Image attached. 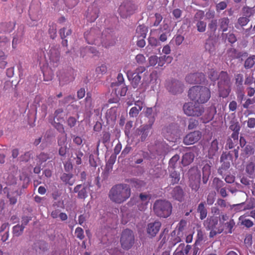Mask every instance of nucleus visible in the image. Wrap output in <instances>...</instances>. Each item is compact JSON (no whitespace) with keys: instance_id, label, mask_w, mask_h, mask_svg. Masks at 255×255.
<instances>
[{"instance_id":"f257e3e1","label":"nucleus","mask_w":255,"mask_h":255,"mask_svg":"<svg viewBox=\"0 0 255 255\" xmlns=\"http://www.w3.org/2000/svg\"><path fill=\"white\" fill-rule=\"evenodd\" d=\"M131 195L130 186L127 184L120 183L113 186L110 189L109 197L116 204H121L126 201Z\"/></svg>"},{"instance_id":"f03ea898","label":"nucleus","mask_w":255,"mask_h":255,"mask_svg":"<svg viewBox=\"0 0 255 255\" xmlns=\"http://www.w3.org/2000/svg\"><path fill=\"white\" fill-rule=\"evenodd\" d=\"M188 97L198 104L207 103L211 97V92L209 88L201 86H195L188 91Z\"/></svg>"},{"instance_id":"7ed1b4c3","label":"nucleus","mask_w":255,"mask_h":255,"mask_svg":"<svg viewBox=\"0 0 255 255\" xmlns=\"http://www.w3.org/2000/svg\"><path fill=\"white\" fill-rule=\"evenodd\" d=\"M153 211L157 217L167 218L172 213V205L169 201L158 199L156 200L153 204Z\"/></svg>"},{"instance_id":"20e7f679","label":"nucleus","mask_w":255,"mask_h":255,"mask_svg":"<svg viewBox=\"0 0 255 255\" xmlns=\"http://www.w3.org/2000/svg\"><path fill=\"white\" fill-rule=\"evenodd\" d=\"M204 226L207 230L210 231L209 237L213 238L217 234H221L224 230V224L221 221L219 222V217L211 216L204 222Z\"/></svg>"},{"instance_id":"39448f33","label":"nucleus","mask_w":255,"mask_h":255,"mask_svg":"<svg viewBox=\"0 0 255 255\" xmlns=\"http://www.w3.org/2000/svg\"><path fill=\"white\" fill-rule=\"evenodd\" d=\"M218 87L219 95L223 98L227 97L231 91V77L226 71H222L219 73Z\"/></svg>"},{"instance_id":"423d86ee","label":"nucleus","mask_w":255,"mask_h":255,"mask_svg":"<svg viewBox=\"0 0 255 255\" xmlns=\"http://www.w3.org/2000/svg\"><path fill=\"white\" fill-rule=\"evenodd\" d=\"M135 242L133 232L129 229H124L121 235L120 244L122 248L125 250L130 249Z\"/></svg>"},{"instance_id":"0eeeda50","label":"nucleus","mask_w":255,"mask_h":255,"mask_svg":"<svg viewBox=\"0 0 255 255\" xmlns=\"http://www.w3.org/2000/svg\"><path fill=\"white\" fill-rule=\"evenodd\" d=\"M183 110L185 115L191 117H200L204 112L203 106L192 102L184 104Z\"/></svg>"},{"instance_id":"6e6552de","label":"nucleus","mask_w":255,"mask_h":255,"mask_svg":"<svg viewBox=\"0 0 255 255\" xmlns=\"http://www.w3.org/2000/svg\"><path fill=\"white\" fill-rule=\"evenodd\" d=\"M137 9L136 5L130 1L123 2L119 6V12L123 18H127L133 14Z\"/></svg>"},{"instance_id":"1a4fd4ad","label":"nucleus","mask_w":255,"mask_h":255,"mask_svg":"<svg viewBox=\"0 0 255 255\" xmlns=\"http://www.w3.org/2000/svg\"><path fill=\"white\" fill-rule=\"evenodd\" d=\"M100 35V31L99 29L96 28H92L90 31L85 32V38L89 44L98 45L99 44L98 38Z\"/></svg>"},{"instance_id":"9d476101","label":"nucleus","mask_w":255,"mask_h":255,"mask_svg":"<svg viewBox=\"0 0 255 255\" xmlns=\"http://www.w3.org/2000/svg\"><path fill=\"white\" fill-rule=\"evenodd\" d=\"M166 87L169 92L173 94H177L182 92L183 84L178 80H173L167 83Z\"/></svg>"},{"instance_id":"9b49d317","label":"nucleus","mask_w":255,"mask_h":255,"mask_svg":"<svg viewBox=\"0 0 255 255\" xmlns=\"http://www.w3.org/2000/svg\"><path fill=\"white\" fill-rule=\"evenodd\" d=\"M100 10L96 3L94 2L89 6L87 13L86 18L87 20L90 22H94L99 16Z\"/></svg>"},{"instance_id":"f8f14e48","label":"nucleus","mask_w":255,"mask_h":255,"mask_svg":"<svg viewBox=\"0 0 255 255\" xmlns=\"http://www.w3.org/2000/svg\"><path fill=\"white\" fill-rule=\"evenodd\" d=\"M202 137V133L195 130L187 134L183 138V143L186 145L193 144L198 142Z\"/></svg>"},{"instance_id":"ddd939ff","label":"nucleus","mask_w":255,"mask_h":255,"mask_svg":"<svg viewBox=\"0 0 255 255\" xmlns=\"http://www.w3.org/2000/svg\"><path fill=\"white\" fill-rule=\"evenodd\" d=\"M205 79V76L202 73H190L185 78L186 81L190 84H201Z\"/></svg>"},{"instance_id":"4468645a","label":"nucleus","mask_w":255,"mask_h":255,"mask_svg":"<svg viewBox=\"0 0 255 255\" xmlns=\"http://www.w3.org/2000/svg\"><path fill=\"white\" fill-rule=\"evenodd\" d=\"M232 160V155L230 153H223L220 157L221 162H223L218 170L219 172L222 173L223 171L228 170L230 167V160Z\"/></svg>"},{"instance_id":"2eb2a0df","label":"nucleus","mask_w":255,"mask_h":255,"mask_svg":"<svg viewBox=\"0 0 255 255\" xmlns=\"http://www.w3.org/2000/svg\"><path fill=\"white\" fill-rule=\"evenodd\" d=\"M161 226V223L159 221H155L148 224L146 228L147 234L150 237H155L158 233Z\"/></svg>"},{"instance_id":"dca6fc26","label":"nucleus","mask_w":255,"mask_h":255,"mask_svg":"<svg viewBox=\"0 0 255 255\" xmlns=\"http://www.w3.org/2000/svg\"><path fill=\"white\" fill-rule=\"evenodd\" d=\"M154 122L153 117L152 118L150 121V123L149 125H145L141 126L138 129L137 133L141 135V140L144 141L146 137L148 135L149 130L151 129L152 125Z\"/></svg>"},{"instance_id":"f3484780","label":"nucleus","mask_w":255,"mask_h":255,"mask_svg":"<svg viewBox=\"0 0 255 255\" xmlns=\"http://www.w3.org/2000/svg\"><path fill=\"white\" fill-rule=\"evenodd\" d=\"M218 141L217 139H214L209 144L208 149L207 156L209 158H213L216 156L219 149Z\"/></svg>"},{"instance_id":"a211bd4d","label":"nucleus","mask_w":255,"mask_h":255,"mask_svg":"<svg viewBox=\"0 0 255 255\" xmlns=\"http://www.w3.org/2000/svg\"><path fill=\"white\" fill-rule=\"evenodd\" d=\"M111 86L114 88L115 93L117 96H125L128 91V87L125 84H119L117 83H112Z\"/></svg>"},{"instance_id":"6ab92c4d","label":"nucleus","mask_w":255,"mask_h":255,"mask_svg":"<svg viewBox=\"0 0 255 255\" xmlns=\"http://www.w3.org/2000/svg\"><path fill=\"white\" fill-rule=\"evenodd\" d=\"M171 195L174 199L181 202L184 199V192L180 186H176L172 190Z\"/></svg>"},{"instance_id":"aec40b11","label":"nucleus","mask_w":255,"mask_h":255,"mask_svg":"<svg viewBox=\"0 0 255 255\" xmlns=\"http://www.w3.org/2000/svg\"><path fill=\"white\" fill-rule=\"evenodd\" d=\"M191 249V246L190 245L180 244L174 251L173 255H188Z\"/></svg>"},{"instance_id":"412c9836","label":"nucleus","mask_w":255,"mask_h":255,"mask_svg":"<svg viewBox=\"0 0 255 255\" xmlns=\"http://www.w3.org/2000/svg\"><path fill=\"white\" fill-rule=\"evenodd\" d=\"M60 54L59 51L53 50H50V63L53 67H57L59 63Z\"/></svg>"},{"instance_id":"4be33fe9","label":"nucleus","mask_w":255,"mask_h":255,"mask_svg":"<svg viewBox=\"0 0 255 255\" xmlns=\"http://www.w3.org/2000/svg\"><path fill=\"white\" fill-rule=\"evenodd\" d=\"M74 193H78V197L85 199L87 197V188L82 184L77 185L74 189Z\"/></svg>"},{"instance_id":"5701e85b","label":"nucleus","mask_w":255,"mask_h":255,"mask_svg":"<svg viewBox=\"0 0 255 255\" xmlns=\"http://www.w3.org/2000/svg\"><path fill=\"white\" fill-rule=\"evenodd\" d=\"M195 155L193 152H189L185 153L182 158L181 163L184 166L191 164L194 160Z\"/></svg>"},{"instance_id":"b1692460","label":"nucleus","mask_w":255,"mask_h":255,"mask_svg":"<svg viewBox=\"0 0 255 255\" xmlns=\"http://www.w3.org/2000/svg\"><path fill=\"white\" fill-rule=\"evenodd\" d=\"M33 248L36 252L40 253L41 252H44L47 250V244L44 241H37L34 243Z\"/></svg>"},{"instance_id":"393cba45","label":"nucleus","mask_w":255,"mask_h":255,"mask_svg":"<svg viewBox=\"0 0 255 255\" xmlns=\"http://www.w3.org/2000/svg\"><path fill=\"white\" fill-rule=\"evenodd\" d=\"M240 128V124L237 119H233L230 122L229 129L233 131L232 134H236L239 136Z\"/></svg>"},{"instance_id":"a878e982","label":"nucleus","mask_w":255,"mask_h":255,"mask_svg":"<svg viewBox=\"0 0 255 255\" xmlns=\"http://www.w3.org/2000/svg\"><path fill=\"white\" fill-rule=\"evenodd\" d=\"M139 198L142 202L141 205H138V209L140 211H144L146 208V206L148 204L150 197L149 195L143 193H140L139 195Z\"/></svg>"},{"instance_id":"bb28decb","label":"nucleus","mask_w":255,"mask_h":255,"mask_svg":"<svg viewBox=\"0 0 255 255\" xmlns=\"http://www.w3.org/2000/svg\"><path fill=\"white\" fill-rule=\"evenodd\" d=\"M202 181L204 184H206L211 174V166L207 163L202 168Z\"/></svg>"},{"instance_id":"cd10ccee","label":"nucleus","mask_w":255,"mask_h":255,"mask_svg":"<svg viewBox=\"0 0 255 255\" xmlns=\"http://www.w3.org/2000/svg\"><path fill=\"white\" fill-rule=\"evenodd\" d=\"M197 211L200 214V219L201 220L205 219L207 216V210L205 207V202H202L198 206Z\"/></svg>"},{"instance_id":"c85d7f7f","label":"nucleus","mask_w":255,"mask_h":255,"mask_svg":"<svg viewBox=\"0 0 255 255\" xmlns=\"http://www.w3.org/2000/svg\"><path fill=\"white\" fill-rule=\"evenodd\" d=\"M219 24L220 29L223 32L227 31L230 24L229 18L228 17L221 18L219 20Z\"/></svg>"},{"instance_id":"c756f323","label":"nucleus","mask_w":255,"mask_h":255,"mask_svg":"<svg viewBox=\"0 0 255 255\" xmlns=\"http://www.w3.org/2000/svg\"><path fill=\"white\" fill-rule=\"evenodd\" d=\"M239 141V136L236 134H232L231 137H229L227 141L226 145L232 149L237 145Z\"/></svg>"},{"instance_id":"7c9ffc66","label":"nucleus","mask_w":255,"mask_h":255,"mask_svg":"<svg viewBox=\"0 0 255 255\" xmlns=\"http://www.w3.org/2000/svg\"><path fill=\"white\" fill-rule=\"evenodd\" d=\"M215 112H216V110H215V111H212L211 108L207 110L204 116L200 118V120L202 123L205 124L209 122L213 119Z\"/></svg>"},{"instance_id":"2f4dec72","label":"nucleus","mask_w":255,"mask_h":255,"mask_svg":"<svg viewBox=\"0 0 255 255\" xmlns=\"http://www.w3.org/2000/svg\"><path fill=\"white\" fill-rule=\"evenodd\" d=\"M106 118L108 122L116 121L117 119V110L115 108H112L108 110L106 114Z\"/></svg>"},{"instance_id":"473e14b6","label":"nucleus","mask_w":255,"mask_h":255,"mask_svg":"<svg viewBox=\"0 0 255 255\" xmlns=\"http://www.w3.org/2000/svg\"><path fill=\"white\" fill-rule=\"evenodd\" d=\"M173 60V57L166 55L158 57V66L162 67L165 63L169 64Z\"/></svg>"},{"instance_id":"72a5a7b5","label":"nucleus","mask_w":255,"mask_h":255,"mask_svg":"<svg viewBox=\"0 0 255 255\" xmlns=\"http://www.w3.org/2000/svg\"><path fill=\"white\" fill-rule=\"evenodd\" d=\"M254 147L252 145H247L243 149L241 156L244 158L249 157L250 155H252L254 152Z\"/></svg>"},{"instance_id":"f704fd0d","label":"nucleus","mask_w":255,"mask_h":255,"mask_svg":"<svg viewBox=\"0 0 255 255\" xmlns=\"http://www.w3.org/2000/svg\"><path fill=\"white\" fill-rule=\"evenodd\" d=\"M148 40V45L146 47L145 49L147 52L150 53L152 50L150 47H156L158 44H159V42L154 37H149Z\"/></svg>"},{"instance_id":"c9c22d12","label":"nucleus","mask_w":255,"mask_h":255,"mask_svg":"<svg viewBox=\"0 0 255 255\" xmlns=\"http://www.w3.org/2000/svg\"><path fill=\"white\" fill-rule=\"evenodd\" d=\"M147 28L145 26L140 25L136 29V36L138 38H144L146 36Z\"/></svg>"},{"instance_id":"e433bc0d","label":"nucleus","mask_w":255,"mask_h":255,"mask_svg":"<svg viewBox=\"0 0 255 255\" xmlns=\"http://www.w3.org/2000/svg\"><path fill=\"white\" fill-rule=\"evenodd\" d=\"M73 175L71 173H64L61 176V180L66 184L70 186L73 185L74 180H71L73 178Z\"/></svg>"},{"instance_id":"4c0bfd02","label":"nucleus","mask_w":255,"mask_h":255,"mask_svg":"<svg viewBox=\"0 0 255 255\" xmlns=\"http://www.w3.org/2000/svg\"><path fill=\"white\" fill-rule=\"evenodd\" d=\"M235 86L236 88H244V76L242 74H237L235 75Z\"/></svg>"},{"instance_id":"58836bf2","label":"nucleus","mask_w":255,"mask_h":255,"mask_svg":"<svg viewBox=\"0 0 255 255\" xmlns=\"http://www.w3.org/2000/svg\"><path fill=\"white\" fill-rule=\"evenodd\" d=\"M63 110L62 109H57L54 114V118L53 120L57 122H64V117L63 116Z\"/></svg>"},{"instance_id":"ea45409f","label":"nucleus","mask_w":255,"mask_h":255,"mask_svg":"<svg viewBox=\"0 0 255 255\" xmlns=\"http://www.w3.org/2000/svg\"><path fill=\"white\" fill-rule=\"evenodd\" d=\"M170 172L169 176L171 178V183L173 185L178 183L180 179L179 173L175 170Z\"/></svg>"},{"instance_id":"a19ab883","label":"nucleus","mask_w":255,"mask_h":255,"mask_svg":"<svg viewBox=\"0 0 255 255\" xmlns=\"http://www.w3.org/2000/svg\"><path fill=\"white\" fill-rule=\"evenodd\" d=\"M49 122L51 123L52 126L60 133H65V130L63 125L62 123L63 122H57L55 120H53L52 121H50L49 120Z\"/></svg>"},{"instance_id":"79ce46f5","label":"nucleus","mask_w":255,"mask_h":255,"mask_svg":"<svg viewBox=\"0 0 255 255\" xmlns=\"http://www.w3.org/2000/svg\"><path fill=\"white\" fill-rule=\"evenodd\" d=\"M235 225V222L233 219H230L229 221L224 224V230H226V232L231 234L232 233V229Z\"/></svg>"},{"instance_id":"37998d69","label":"nucleus","mask_w":255,"mask_h":255,"mask_svg":"<svg viewBox=\"0 0 255 255\" xmlns=\"http://www.w3.org/2000/svg\"><path fill=\"white\" fill-rule=\"evenodd\" d=\"M180 159V156L178 154L174 155L169 161V165L168 167L169 168H171L172 170H174L176 166L177 162L179 161Z\"/></svg>"},{"instance_id":"c03bdc74","label":"nucleus","mask_w":255,"mask_h":255,"mask_svg":"<svg viewBox=\"0 0 255 255\" xmlns=\"http://www.w3.org/2000/svg\"><path fill=\"white\" fill-rule=\"evenodd\" d=\"M7 56L4 52L0 50V68L4 69L6 66L7 62L6 61Z\"/></svg>"},{"instance_id":"a18cd8bd","label":"nucleus","mask_w":255,"mask_h":255,"mask_svg":"<svg viewBox=\"0 0 255 255\" xmlns=\"http://www.w3.org/2000/svg\"><path fill=\"white\" fill-rule=\"evenodd\" d=\"M255 64V56L253 55L248 58L245 62V67L246 69L251 68Z\"/></svg>"},{"instance_id":"49530a36","label":"nucleus","mask_w":255,"mask_h":255,"mask_svg":"<svg viewBox=\"0 0 255 255\" xmlns=\"http://www.w3.org/2000/svg\"><path fill=\"white\" fill-rule=\"evenodd\" d=\"M208 76L211 81H216L219 78V74H218L217 71L215 70L212 69L209 71Z\"/></svg>"},{"instance_id":"de8ad7c7","label":"nucleus","mask_w":255,"mask_h":255,"mask_svg":"<svg viewBox=\"0 0 255 255\" xmlns=\"http://www.w3.org/2000/svg\"><path fill=\"white\" fill-rule=\"evenodd\" d=\"M132 80L131 85L134 88L137 87L141 80V76L138 74H135L133 75V73L132 75Z\"/></svg>"},{"instance_id":"09e8293b","label":"nucleus","mask_w":255,"mask_h":255,"mask_svg":"<svg viewBox=\"0 0 255 255\" xmlns=\"http://www.w3.org/2000/svg\"><path fill=\"white\" fill-rule=\"evenodd\" d=\"M24 226L17 225L13 227V234L14 236L18 237L22 234Z\"/></svg>"},{"instance_id":"8fccbe9b","label":"nucleus","mask_w":255,"mask_h":255,"mask_svg":"<svg viewBox=\"0 0 255 255\" xmlns=\"http://www.w3.org/2000/svg\"><path fill=\"white\" fill-rule=\"evenodd\" d=\"M255 164L253 162H250L246 166V172L251 175L255 172Z\"/></svg>"},{"instance_id":"3c124183","label":"nucleus","mask_w":255,"mask_h":255,"mask_svg":"<svg viewBox=\"0 0 255 255\" xmlns=\"http://www.w3.org/2000/svg\"><path fill=\"white\" fill-rule=\"evenodd\" d=\"M205 48L210 53H213L215 51V46L211 40L206 42L205 45Z\"/></svg>"},{"instance_id":"603ef678","label":"nucleus","mask_w":255,"mask_h":255,"mask_svg":"<svg viewBox=\"0 0 255 255\" xmlns=\"http://www.w3.org/2000/svg\"><path fill=\"white\" fill-rule=\"evenodd\" d=\"M18 195V194L17 191H16L15 193H14L13 194H10L9 193H8L7 194V197L9 199L10 203L11 204L14 205L16 204V203L17 202V198Z\"/></svg>"},{"instance_id":"864d4df0","label":"nucleus","mask_w":255,"mask_h":255,"mask_svg":"<svg viewBox=\"0 0 255 255\" xmlns=\"http://www.w3.org/2000/svg\"><path fill=\"white\" fill-rule=\"evenodd\" d=\"M197 30L200 32H204L206 30V23L202 20H199L196 23Z\"/></svg>"},{"instance_id":"5fc2aeb1","label":"nucleus","mask_w":255,"mask_h":255,"mask_svg":"<svg viewBox=\"0 0 255 255\" xmlns=\"http://www.w3.org/2000/svg\"><path fill=\"white\" fill-rule=\"evenodd\" d=\"M148 66H155L157 64H158V57L156 55H152L148 58Z\"/></svg>"},{"instance_id":"6e6d98bb","label":"nucleus","mask_w":255,"mask_h":255,"mask_svg":"<svg viewBox=\"0 0 255 255\" xmlns=\"http://www.w3.org/2000/svg\"><path fill=\"white\" fill-rule=\"evenodd\" d=\"M72 31L71 29H67L65 27L60 29L59 31L60 35L62 39L66 38L67 36L70 35Z\"/></svg>"},{"instance_id":"4d7b16f0","label":"nucleus","mask_w":255,"mask_h":255,"mask_svg":"<svg viewBox=\"0 0 255 255\" xmlns=\"http://www.w3.org/2000/svg\"><path fill=\"white\" fill-rule=\"evenodd\" d=\"M180 241L181 239L179 236H176L175 233L174 234L173 233L171 234V238L169 241L170 245L174 246Z\"/></svg>"},{"instance_id":"13d9d810","label":"nucleus","mask_w":255,"mask_h":255,"mask_svg":"<svg viewBox=\"0 0 255 255\" xmlns=\"http://www.w3.org/2000/svg\"><path fill=\"white\" fill-rule=\"evenodd\" d=\"M217 20L213 19L208 24V28L212 32H215L217 28Z\"/></svg>"},{"instance_id":"bf43d9fd","label":"nucleus","mask_w":255,"mask_h":255,"mask_svg":"<svg viewBox=\"0 0 255 255\" xmlns=\"http://www.w3.org/2000/svg\"><path fill=\"white\" fill-rule=\"evenodd\" d=\"M236 93L238 100L242 101L245 97L244 88H236Z\"/></svg>"},{"instance_id":"052dcab7","label":"nucleus","mask_w":255,"mask_h":255,"mask_svg":"<svg viewBox=\"0 0 255 255\" xmlns=\"http://www.w3.org/2000/svg\"><path fill=\"white\" fill-rule=\"evenodd\" d=\"M184 40V37L180 34L175 35L172 40L175 42L176 45L179 46Z\"/></svg>"},{"instance_id":"680f3d73","label":"nucleus","mask_w":255,"mask_h":255,"mask_svg":"<svg viewBox=\"0 0 255 255\" xmlns=\"http://www.w3.org/2000/svg\"><path fill=\"white\" fill-rule=\"evenodd\" d=\"M37 158L41 163L45 162L50 158L49 154L44 152H42L39 154L38 155Z\"/></svg>"},{"instance_id":"e2e57ef3","label":"nucleus","mask_w":255,"mask_h":255,"mask_svg":"<svg viewBox=\"0 0 255 255\" xmlns=\"http://www.w3.org/2000/svg\"><path fill=\"white\" fill-rule=\"evenodd\" d=\"M75 233V235H76L77 238L81 240H83L85 237V236L84 234V231L80 227H77L76 229Z\"/></svg>"},{"instance_id":"0e129e2a","label":"nucleus","mask_w":255,"mask_h":255,"mask_svg":"<svg viewBox=\"0 0 255 255\" xmlns=\"http://www.w3.org/2000/svg\"><path fill=\"white\" fill-rule=\"evenodd\" d=\"M199 124L197 120L194 119H190L189 121L188 128L189 129H193L196 128Z\"/></svg>"},{"instance_id":"69168bd1","label":"nucleus","mask_w":255,"mask_h":255,"mask_svg":"<svg viewBox=\"0 0 255 255\" xmlns=\"http://www.w3.org/2000/svg\"><path fill=\"white\" fill-rule=\"evenodd\" d=\"M83 50H84V51H86L87 53L93 54L94 55H96L98 53V51L95 47L91 46H86V47L83 48Z\"/></svg>"},{"instance_id":"338daca9","label":"nucleus","mask_w":255,"mask_h":255,"mask_svg":"<svg viewBox=\"0 0 255 255\" xmlns=\"http://www.w3.org/2000/svg\"><path fill=\"white\" fill-rule=\"evenodd\" d=\"M227 3L225 1H221L217 3L216 5V10L217 12H219L226 8Z\"/></svg>"},{"instance_id":"774afa93","label":"nucleus","mask_w":255,"mask_h":255,"mask_svg":"<svg viewBox=\"0 0 255 255\" xmlns=\"http://www.w3.org/2000/svg\"><path fill=\"white\" fill-rule=\"evenodd\" d=\"M140 111L136 107H133L129 110V116L131 118L136 117Z\"/></svg>"}]
</instances>
